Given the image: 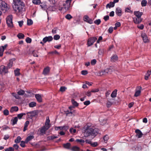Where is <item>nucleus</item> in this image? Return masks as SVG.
Here are the masks:
<instances>
[{
    "label": "nucleus",
    "mask_w": 151,
    "mask_h": 151,
    "mask_svg": "<svg viewBox=\"0 0 151 151\" xmlns=\"http://www.w3.org/2000/svg\"><path fill=\"white\" fill-rule=\"evenodd\" d=\"M12 96L15 97L16 99H19L20 98V97L19 96V95L15 93H12Z\"/></svg>",
    "instance_id": "49"
},
{
    "label": "nucleus",
    "mask_w": 151,
    "mask_h": 151,
    "mask_svg": "<svg viewBox=\"0 0 151 151\" xmlns=\"http://www.w3.org/2000/svg\"><path fill=\"white\" fill-rule=\"evenodd\" d=\"M60 38V36L59 35H56L54 36L53 38L55 40H58Z\"/></svg>",
    "instance_id": "46"
},
{
    "label": "nucleus",
    "mask_w": 151,
    "mask_h": 151,
    "mask_svg": "<svg viewBox=\"0 0 151 151\" xmlns=\"http://www.w3.org/2000/svg\"><path fill=\"white\" fill-rule=\"evenodd\" d=\"M118 60V57L117 55H113L111 57V62H115Z\"/></svg>",
    "instance_id": "23"
},
{
    "label": "nucleus",
    "mask_w": 151,
    "mask_h": 151,
    "mask_svg": "<svg viewBox=\"0 0 151 151\" xmlns=\"http://www.w3.org/2000/svg\"><path fill=\"white\" fill-rule=\"evenodd\" d=\"M66 89V88L65 87L62 86L60 87V91L61 92H64L65 90Z\"/></svg>",
    "instance_id": "55"
},
{
    "label": "nucleus",
    "mask_w": 151,
    "mask_h": 151,
    "mask_svg": "<svg viewBox=\"0 0 151 151\" xmlns=\"http://www.w3.org/2000/svg\"><path fill=\"white\" fill-rule=\"evenodd\" d=\"M7 7V4L4 1H0V12L2 14V11L5 10V9Z\"/></svg>",
    "instance_id": "9"
},
{
    "label": "nucleus",
    "mask_w": 151,
    "mask_h": 151,
    "mask_svg": "<svg viewBox=\"0 0 151 151\" xmlns=\"http://www.w3.org/2000/svg\"><path fill=\"white\" fill-rule=\"evenodd\" d=\"M34 138V136L33 135H30L28 136L25 139V142L26 143L28 142Z\"/></svg>",
    "instance_id": "22"
},
{
    "label": "nucleus",
    "mask_w": 151,
    "mask_h": 151,
    "mask_svg": "<svg viewBox=\"0 0 151 151\" xmlns=\"http://www.w3.org/2000/svg\"><path fill=\"white\" fill-rule=\"evenodd\" d=\"M8 68L5 66L2 65L0 67V73L3 74L8 73Z\"/></svg>",
    "instance_id": "10"
},
{
    "label": "nucleus",
    "mask_w": 151,
    "mask_h": 151,
    "mask_svg": "<svg viewBox=\"0 0 151 151\" xmlns=\"http://www.w3.org/2000/svg\"><path fill=\"white\" fill-rule=\"evenodd\" d=\"M71 102L73 105L75 106H77L78 105V103L74 99H72L71 100Z\"/></svg>",
    "instance_id": "40"
},
{
    "label": "nucleus",
    "mask_w": 151,
    "mask_h": 151,
    "mask_svg": "<svg viewBox=\"0 0 151 151\" xmlns=\"http://www.w3.org/2000/svg\"><path fill=\"white\" fill-rule=\"evenodd\" d=\"M114 99H110L108 100L106 103V106L108 108H109L114 103Z\"/></svg>",
    "instance_id": "13"
},
{
    "label": "nucleus",
    "mask_w": 151,
    "mask_h": 151,
    "mask_svg": "<svg viewBox=\"0 0 151 151\" xmlns=\"http://www.w3.org/2000/svg\"><path fill=\"white\" fill-rule=\"evenodd\" d=\"M109 139V137L107 135H105L103 138V139L105 143H107L108 139Z\"/></svg>",
    "instance_id": "42"
},
{
    "label": "nucleus",
    "mask_w": 151,
    "mask_h": 151,
    "mask_svg": "<svg viewBox=\"0 0 151 151\" xmlns=\"http://www.w3.org/2000/svg\"><path fill=\"white\" fill-rule=\"evenodd\" d=\"M116 14L119 16H121L122 15V9L119 7H117L116 10Z\"/></svg>",
    "instance_id": "16"
},
{
    "label": "nucleus",
    "mask_w": 151,
    "mask_h": 151,
    "mask_svg": "<svg viewBox=\"0 0 151 151\" xmlns=\"http://www.w3.org/2000/svg\"><path fill=\"white\" fill-rule=\"evenodd\" d=\"M8 129H10V128L9 127L7 126H5L2 127V130H5Z\"/></svg>",
    "instance_id": "61"
},
{
    "label": "nucleus",
    "mask_w": 151,
    "mask_h": 151,
    "mask_svg": "<svg viewBox=\"0 0 151 151\" xmlns=\"http://www.w3.org/2000/svg\"><path fill=\"white\" fill-rule=\"evenodd\" d=\"M76 130L75 129H74L73 128H70V133H75L76 132Z\"/></svg>",
    "instance_id": "60"
},
{
    "label": "nucleus",
    "mask_w": 151,
    "mask_h": 151,
    "mask_svg": "<svg viewBox=\"0 0 151 151\" xmlns=\"http://www.w3.org/2000/svg\"><path fill=\"white\" fill-rule=\"evenodd\" d=\"M59 135H58L57 136H55L54 135L51 136H49L47 137V138L49 140H52L54 139L58 138L59 137Z\"/></svg>",
    "instance_id": "29"
},
{
    "label": "nucleus",
    "mask_w": 151,
    "mask_h": 151,
    "mask_svg": "<svg viewBox=\"0 0 151 151\" xmlns=\"http://www.w3.org/2000/svg\"><path fill=\"white\" fill-rule=\"evenodd\" d=\"M112 71V70L111 68H108L99 71L98 75L99 76H101L103 75H106L107 74H110Z\"/></svg>",
    "instance_id": "4"
},
{
    "label": "nucleus",
    "mask_w": 151,
    "mask_h": 151,
    "mask_svg": "<svg viewBox=\"0 0 151 151\" xmlns=\"http://www.w3.org/2000/svg\"><path fill=\"white\" fill-rule=\"evenodd\" d=\"M62 3L63 8H64L66 11L68 10L70 7L71 2L69 0H66L65 1H62Z\"/></svg>",
    "instance_id": "6"
},
{
    "label": "nucleus",
    "mask_w": 151,
    "mask_h": 151,
    "mask_svg": "<svg viewBox=\"0 0 151 151\" xmlns=\"http://www.w3.org/2000/svg\"><path fill=\"white\" fill-rule=\"evenodd\" d=\"M147 3V1L145 0H142V6H145Z\"/></svg>",
    "instance_id": "53"
},
{
    "label": "nucleus",
    "mask_w": 151,
    "mask_h": 151,
    "mask_svg": "<svg viewBox=\"0 0 151 151\" xmlns=\"http://www.w3.org/2000/svg\"><path fill=\"white\" fill-rule=\"evenodd\" d=\"M101 22V21L100 19H97L94 21V23L97 25L99 24Z\"/></svg>",
    "instance_id": "47"
},
{
    "label": "nucleus",
    "mask_w": 151,
    "mask_h": 151,
    "mask_svg": "<svg viewBox=\"0 0 151 151\" xmlns=\"http://www.w3.org/2000/svg\"><path fill=\"white\" fill-rule=\"evenodd\" d=\"M142 39L143 41L145 43H147L149 42V39L147 37L145 34L142 35Z\"/></svg>",
    "instance_id": "20"
},
{
    "label": "nucleus",
    "mask_w": 151,
    "mask_h": 151,
    "mask_svg": "<svg viewBox=\"0 0 151 151\" xmlns=\"http://www.w3.org/2000/svg\"><path fill=\"white\" fill-rule=\"evenodd\" d=\"M40 3V6L44 10H45L47 8V6L46 3L45 2H42Z\"/></svg>",
    "instance_id": "27"
},
{
    "label": "nucleus",
    "mask_w": 151,
    "mask_h": 151,
    "mask_svg": "<svg viewBox=\"0 0 151 151\" xmlns=\"http://www.w3.org/2000/svg\"><path fill=\"white\" fill-rule=\"evenodd\" d=\"M32 2L35 4H39L40 3L41 1L40 0H33Z\"/></svg>",
    "instance_id": "43"
},
{
    "label": "nucleus",
    "mask_w": 151,
    "mask_h": 151,
    "mask_svg": "<svg viewBox=\"0 0 151 151\" xmlns=\"http://www.w3.org/2000/svg\"><path fill=\"white\" fill-rule=\"evenodd\" d=\"M33 24V21L31 19H28L27 20V24L30 25Z\"/></svg>",
    "instance_id": "45"
},
{
    "label": "nucleus",
    "mask_w": 151,
    "mask_h": 151,
    "mask_svg": "<svg viewBox=\"0 0 151 151\" xmlns=\"http://www.w3.org/2000/svg\"><path fill=\"white\" fill-rule=\"evenodd\" d=\"M17 36L19 39H23L24 35L22 33H19L17 35Z\"/></svg>",
    "instance_id": "39"
},
{
    "label": "nucleus",
    "mask_w": 151,
    "mask_h": 151,
    "mask_svg": "<svg viewBox=\"0 0 151 151\" xmlns=\"http://www.w3.org/2000/svg\"><path fill=\"white\" fill-rule=\"evenodd\" d=\"M36 105V103L35 102H32L29 104V106L30 107H33Z\"/></svg>",
    "instance_id": "38"
},
{
    "label": "nucleus",
    "mask_w": 151,
    "mask_h": 151,
    "mask_svg": "<svg viewBox=\"0 0 151 151\" xmlns=\"http://www.w3.org/2000/svg\"><path fill=\"white\" fill-rule=\"evenodd\" d=\"M20 69L19 68H17L14 71V74L16 76H18L20 75Z\"/></svg>",
    "instance_id": "37"
},
{
    "label": "nucleus",
    "mask_w": 151,
    "mask_h": 151,
    "mask_svg": "<svg viewBox=\"0 0 151 151\" xmlns=\"http://www.w3.org/2000/svg\"><path fill=\"white\" fill-rule=\"evenodd\" d=\"M53 40V38L51 36L46 37L43 39L42 41L44 43H46L47 42H50Z\"/></svg>",
    "instance_id": "11"
},
{
    "label": "nucleus",
    "mask_w": 151,
    "mask_h": 151,
    "mask_svg": "<svg viewBox=\"0 0 151 151\" xmlns=\"http://www.w3.org/2000/svg\"><path fill=\"white\" fill-rule=\"evenodd\" d=\"M134 14L136 17H133V20L134 22L136 24H139L142 21L141 17L142 13L139 11H134Z\"/></svg>",
    "instance_id": "3"
},
{
    "label": "nucleus",
    "mask_w": 151,
    "mask_h": 151,
    "mask_svg": "<svg viewBox=\"0 0 151 151\" xmlns=\"http://www.w3.org/2000/svg\"><path fill=\"white\" fill-rule=\"evenodd\" d=\"M140 88H141V87H138L137 88L136 90V92L134 95V96L135 97H137L140 95L141 93Z\"/></svg>",
    "instance_id": "14"
},
{
    "label": "nucleus",
    "mask_w": 151,
    "mask_h": 151,
    "mask_svg": "<svg viewBox=\"0 0 151 151\" xmlns=\"http://www.w3.org/2000/svg\"><path fill=\"white\" fill-rule=\"evenodd\" d=\"M97 38L93 37L89 38L88 40L87 44L88 46L92 45L94 42L97 40Z\"/></svg>",
    "instance_id": "8"
},
{
    "label": "nucleus",
    "mask_w": 151,
    "mask_h": 151,
    "mask_svg": "<svg viewBox=\"0 0 151 151\" xmlns=\"http://www.w3.org/2000/svg\"><path fill=\"white\" fill-rule=\"evenodd\" d=\"M151 70H148L147 73L145 74V79L146 80H148L149 78V77H150L151 75Z\"/></svg>",
    "instance_id": "17"
},
{
    "label": "nucleus",
    "mask_w": 151,
    "mask_h": 151,
    "mask_svg": "<svg viewBox=\"0 0 151 151\" xmlns=\"http://www.w3.org/2000/svg\"><path fill=\"white\" fill-rule=\"evenodd\" d=\"M26 114V113H21L17 114V119L18 118L19 119H21L24 115H25Z\"/></svg>",
    "instance_id": "33"
},
{
    "label": "nucleus",
    "mask_w": 151,
    "mask_h": 151,
    "mask_svg": "<svg viewBox=\"0 0 151 151\" xmlns=\"http://www.w3.org/2000/svg\"><path fill=\"white\" fill-rule=\"evenodd\" d=\"M12 6L15 11L21 13L23 11L24 4L21 0H13Z\"/></svg>",
    "instance_id": "2"
},
{
    "label": "nucleus",
    "mask_w": 151,
    "mask_h": 151,
    "mask_svg": "<svg viewBox=\"0 0 151 151\" xmlns=\"http://www.w3.org/2000/svg\"><path fill=\"white\" fill-rule=\"evenodd\" d=\"M71 146L70 144L69 143H67L66 144H63V147L66 149H70Z\"/></svg>",
    "instance_id": "31"
},
{
    "label": "nucleus",
    "mask_w": 151,
    "mask_h": 151,
    "mask_svg": "<svg viewBox=\"0 0 151 151\" xmlns=\"http://www.w3.org/2000/svg\"><path fill=\"white\" fill-rule=\"evenodd\" d=\"M18 110V108L17 106L12 107L10 109V112L12 113L14 111H17Z\"/></svg>",
    "instance_id": "24"
},
{
    "label": "nucleus",
    "mask_w": 151,
    "mask_h": 151,
    "mask_svg": "<svg viewBox=\"0 0 151 151\" xmlns=\"http://www.w3.org/2000/svg\"><path fill=\"white\" fill-rule=\"evenodd\" d=\"M47 129L44 127L43 126L40 129V132L41 133L45 134V132Z\"/></svg>",
    "instance_id": "30"
},
{
    "label": "nucleus",
    "mask_w": 151,
    "mask_h": 151,
    "mask_svg": "<svg viewBox=\"0 0 151 151\" xmlns=\"http://www.w3.org/2000/svg\"><path fill=\"white\" fill-rule=\"evenodd\" d=\"M22 139L21 137L19 136H18L16 139L14 140V142L16 143H19L20 141Z\"/></svg>",
    "instance_id": "36"
},
{
    "label": "nucleus",
    "mask_w": 151,
    "mask_h": 151,
    "mask_svg": "<svg viewBox=\"0 0 151 151\" xmlns=\"http://www.w3.org/2000/svg\"><path fill=\"white\" fill-rule=\"evenodd\" d=\"M15 58H13L9 60V63L7 65V68H10L12 66L13 61L15 60Z\"/></svg>",
    "instance_id": "21"
},
{
    "label": "nucleus",
    "mask_w": 151,
    "mask_h": 151,
    "mask_svg": "<svg viewBox=\"0 0 151 151\" xmlns=\"http://www.w3.org/2000/svg\"><path fill=\"white\" fill-rule=\"evenodd\" d=\"M85 129L84 135L85 137L93 136L95 137L99 133V130L95 127L91 123H88L85 126Z\"/></svg>",
    "instance_id": "1"
},
{
    "label": "nucleus",
    "mask_w": 151,
    "mask_h": 151,
    "mask_svg": "<svg viewBox=\"0 0 151 151\" xmlns=\"http://www.w3.org/2000/svg\"><path fill=\"white\" fill-rule=\"evenodd\" d=\"M80 148L76 146L73 147L71 149V150L73 151H80Z\"/></svg>",
    "instance_id": "32"
},
{
    "label": "nucleus",
    "mask_w": 151,
    "mask_h": 151,
    "mask_svg": "<svg viewBox=\"0 0 151 151\" xmlns=\"http://www.w3.org/2000/svg\"><path fill=\"white\" fill-rule=\"evenodd\" d=\"M27 114V117L32 119L34 117L37 116V112L36 111L28 112L26 113Z\"/></svg>",
    "instance_id": "7"
},
{
    "label": "nucleus",
    "mask_w": 151,
    "mask_h": 151,
    "mask_svg": "<svg viewBox=\"0 0 151 151\" xmlns=\"http://www.w3.org/2000/svg\"><path fill=\"white\" fill-rule=\"evenodd\" d=\"M24 93V91L22 90H20L17 92V94L19 95H22Z\"/></svg>",
    "instance_id": "41"
},
{
    "label": "nucleus",
    "mask_w": 151,
    "mask_h": 151,
    "mask_svg": "<svg viewBox=\"0 0 151 151\" xmlns=\"http://www.w3.org/2000/svg\"><path fill=\"white\" fill-rule=\"evenodd\" d=\"M3 114L4 115L7 116L9 114V111L7 109H5L3 111Z\"/></svg>",
    "instance_id": "50"
},
{
    "label": "nucleus",
    "mask_w": 151,
    "mask_h": 151,
    "mask_svg": "<svg viewBox=\"0 0 151 151\" xmlns=\"http://www.w3.org/2000/svg\"><path fill=\"white\" fill-rule=\"evenodd\" d=\"M90 103V102L89 101H87L84 102V104L85 105H88Z\"/></svg>",
    "instance_id": "64"
},
{
    "label": "nucleus",
    "mask_w": 151,
    "mask_h": 151,
    "mask_svg": "<svg viewBox=\"0 0 151 151\" xmlns=\"http://www.w3.org/2000/svg\"><path fill=\"white\" fill-rule=\"evenodd\" d=\"M81 74L83 75H86L88 74V72L87 70H83L81 71Z\"/></svg>",
    "instance_id": "59"
},
{
    "label": "nucleus",
    "mask_w": 151,
    "mask_h": 151,
    "mask_svg": "<svg viewBox=\"0 0 151 151\" xmlns=\"http://www.w3.org/2000/svg\"><path fill=\"white\" fill-rule=\"evenodd\" d=\"M136 133V136L138 138L142 137V132L141 131L138 129H137L135 131Z\"/></svg>",
    "instance_id": "15"
},
{
    "label": "nucleus",
    "mask_w": 151,
    "mask_h": 151,
    "mask_svg": "<svg viewBox=\"0 0 151 151\" xmlns=\"http://www.w3.org/2000/svg\"><path fill=\"white\" fill-rule=\"evenodd\" d=\"M13 147H14L15 149L17 150L18 149L19 147V146L17 144H15L14 145Z\"/></svg>",
    "instance_id": "63"
},
{
    "label": "nucleus",
    "mask_w": 151,
    "mask_h": 151,
    "mask_svg": "<svg viewBox=\"0 0 151 151\" xmlns=\"http://www.w3.org/2000/svg\"><path fill=\"white\" fill-rule=\"evenodd\" d=\"M65 114L67 116L69 114H70V115L71 116L73 114V113L71 111H70L68 110H67L65 112Z\"/></svg>",
    "instance_id": "56"
},
{
    "label": "nucleus",
    "mask_w": 151,
    "mask_h": 151,
    "mask_svg": "<svg viewBox=\"0 0 151 151\" xmlns=\"http://www.w3.org/2000/svg\"><path fill=\"white\" fill-rule=\"evenodd\" d=\"M50 68L48 67L45 68L43 72V73L44 75H47L50 72Z\"/></svg>",
    "instance_id": "19"
},
{
    "label": "nucleus",
    "mask_w": 151,
    "mask_h": 151,
    "mask_svg": "<svg viewBox=\"0 0 151 151\" xmlns=\"http://www.w3.org/2000/svg\"><path fill=\"white\" fill-rule=\"evenodd\" d=\"M5 151H14V148L11 147L7 148L5 150Z\"/></svg>",
    "instance_id": "51"
},
{
    "label": "nucleus",
    "mask_w": 151,
    "mask_h": 151,
    "mask_svg": "<svg viewBox=\"0 0 151 151\" xmlns=\"http://www.w3.org/2000/svg\"><path fill=\"white\" fill-rule=\"evenodd\" d=\"M114 4L113 2L111 1L106 6V8H110L111 7H114Z\"/></svg>",
    "instance_id": "26"
},
{
    "label": "nucleus",
    "mask_w": 151,
    "mask_h": 151,
    "mask_svg": "<svg viewBox=\"0 0 151 151\" xmlns=\"http://www.w3.org/2000/svg\"><path fill=\"white\" fill-rule=\"evenodd\" d=\"M117 90L116 89L114 90L112 92L111 94V96L112 98H115L116 97L117 95Z\"/></svg>",
    "instance_id": "28"
},
{
    "label": "nucleus",
    "mask_w": 151,
    "mask_h": 151,
    "mask_svg": "<svg viewBox=\"0 0 151 151\" xmlns=\"http://www.w3.org/2000/svg\"><path fill=\"white\" fill-rule=\"evenodd\" d=\"M57 28H54L52 30V33L53 34L56 33H57Z\"/></svg>",
    "instance_id": "57"
},
{
    "label": "nucleus",
    "mask_w": 151,
    "mask_h": 151,
    "mask_svg": "<svg viewBox=\"0 0 151 151\" xmlns=\"http://www.w3.org/2000/svg\"><path fill=\"white\" fill-rule=\"evenodd\" d=\"M25 143H26L25 142V140L24 141H21L20 145L21 147H24L25 146Z\"/></svg>",
    "instance_id": "44"
},
{
    "label": "nucleus",
    "mask_w": 151,
    "mask_h": 151,
    "mask_svg": "<svg viewBox=\"0 0 151 151\" xmlns=\"http://www.w3.org/2000/svg\"><path fill=\"white\" fill-rule=\"evenodd\" d=\"M104 19L105 21H106L109 19V17L108 15L105 16L104 17Z\"/></svg>",
    "instance_id": "62"
},
{
    "label": "nucleus",
    "mask_w": 151,
    "mask_h": 151,
    "mask_svg": "<svg viewBox=\"0 0 151 151\" xmlns=\"http://www.w3.org/2000/svg\"><path fill=\"white\" fill-rule=\"evenodd\" d=\"M56 9L54 6H50L48 8V9L51 11H54Z\"/></svg>",
    "instance_id": "48"
},
{
    "label": "nucleus",
    "mask_w": 151,
    "mask_h": 151,
    "mask_svg": "<svg viewBox=\"0 0 151 151\" xmlns=\"http://www.w3.org/2000/svg\"><path fill=\"white\" fill-rule=\"evenodd\" d=\"M96 62V59H94L92 60L91 62V64L92 65H95Z\"/></svg>",
    "instance_id": "58"
},
{
    "label": "nucleus",
    "mask_w": 151,
    "mask_h": 151,
    "mask_svg": "<svg viewBox=\"0 0 151 151\" xmlns=\"http://www.w3.org/2000/svg\"><path fill=\"white\" fill-rule=\"evenodd\" d=\"M50 120L48 117H47L46 121L45 123V125L43 126L47 129H48L50 127Z\"/></svg>",
    "instance_id": "12"
},
{
    "label": "nucleus",
    "mask_w": 151,
    "mask_h": 151,
    "mask_svg": "<svg viewBox=\"0 0 151 151\" xmlns=\"http://www.w3.org/2000/svg\"><path fill=\"white\" fill-rule=\"evenodd\" d=\"M32 54H33V56L35 57H38V52L37 50H34L32 52Z\"/></svg>",
    "instance_id": "34"
},
{
    "label": "nucleus",
    "mask_w": 151,
    "mask_h": 151,
    "mask_svg": "<svg viewBox=\"0 0 151 151\" xmlns=\"http://www.w3.org/2000/svg\"><path fill=\"white\" fill-rule=\"evenodd\" d=\"M35 97L37 101L39 102L42 101V99L41 95L39 94H36L35 95Z\"/></svg>",
    "instance_id": "18"
},
{
    "label": "nucleus",
    "mask_w": 151,
    "mask_h": 151,
    "mask_svg": "<svg viewBox=\"0 0 151 151\" xmlns=\"http://www.w3.org/2000/svg\"><path fill=\"white\" fill-rule=\"evenodd\" d=\"M18 121L17 117H16L12 118L11 120V121L12 122V124L13 125L17 124Z\"/></svg>",
    "instance_id": "25"
},
{
    "label": "nucleus",
    "mask_w": 151,
    "mask_h": 151,
    "mask_svg": "<svg viewBox=\"0 0 151 151\" xmlns=\"http://www.w3.org/2000/svg\"><path fill=\"white\" fill-rule=\"evenodd\" d=\"M26 41L27 43H30L31 42L32 40L29 37H27L26 39Z\"/></svg>",
    "instance_id": "54"
},
{
    "label": "nucleus",
    "mask_w": 151,
    "mask_h": 151,
    "mask_svg": "<svg viewBox=\"0 0 151 151\" xmlns=\"http://www.w3.org/2000/svg\"><path fill=\"white\" fill-rule=\"evenodd\" d=\"M12 18V16L10 15L8 16L6 19V23L8 26L11 28L13 27Z\"/></svg>",
    "instance_id": "5"
},
{
    "label": "nucleus",
    "mask_w": 151,
    "mask_h": 151,
    "mask_svg": "<svg viewBox=\"0 0 151 151\" xmlns=\"http://www.w3.org/2000/svg\"><path fill=\"white\" fill-rule=\"evenodd\" d=\"M65 17L67 19L70 20L72 18V17L70 14H67L65 16Z\"/></svg>",
    "instance_id": "52"
},
{
    "label": "nucleus",
    "mask_w": 151,
    "mask_h": 151,
    "mask_svg": "<svg viewBox=\"0 0 151 151\" xmlns=\"http://www.w3.org/2000/svg\"><path fill=\"white\" fill-rule=\"evenodd\" d=\"M76 141L77 142H79L80 144L82 145L85 142L84 140L82 139H77Z\"/></svg>",
    "instance_id": "35"
}]
</instances>
